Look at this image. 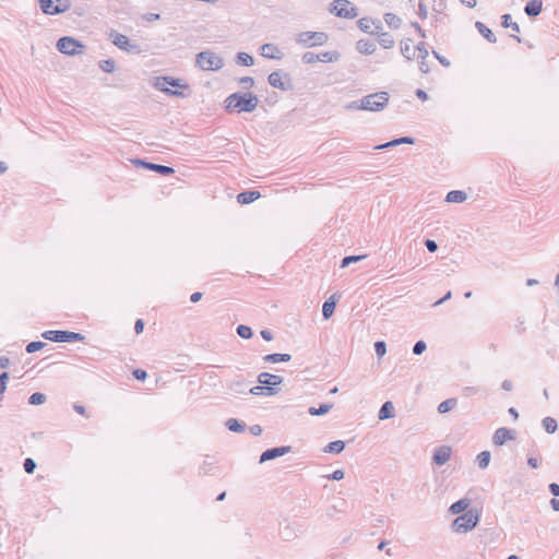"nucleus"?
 <instances>
[{
	"label": "nucleus",
	"instance_id": "49",
	"mask_svg": "<svg viewBox=\"0 0 559 559\" xmlns=\"http://www.w3.org/2000/svg\"><path fill=\"white\" fill-rule=\"evenodd\" d=\"M8 380H9L8 372L4 371V372L0 373V399L2 397L3 393L7 390Z\"/></svg>",
	"mask_w": 559,
	"mask_h": 559
},
{
	"label": "nucleus",
	"instance_id": "5",
	"mask_svg": "<svg viewBox=\"0 0 559 559\" xmlns=\"http://www.w3.org/2000/svg\"><path fill=\"white\" fill-rule=\"evenodd\" d=\"M41 336L45 340L56 343L82 342L85 340V336L81 333L64 330H48L45 331Z\"/></svg>",
	"mask_w": 559,
	"mask_h": 559
},
{
	"label": "nucleus",
	"instance_id": "9",
	"mask_svg": "<svg viewBox=\"0 0 559 559\" xmlns=\"http://www.w3.org/2000/svg\"><path fill=\"white\" fill-rule=\"evenodd\" d=\"M111 38L112 44L123 51L135 55H139L141 52L140 46L135 43H132L126 35L114 33L111 34Z\"/></svg>",
	"mask_w": 559,
	"mask_h": 559
},
{
	"label": "nucleus",
	"instance_id": "61",
	"mask_svg": "<svg viewBox=\"0 0 559 559\" xmlns=\"http://www.w3.org/2000/svg\"><path fill=\"white\" fill-rule=\"evenodd\" d=\"M144 330V321L142 319H138L134 323V331L136 334L142 333Z\"/></svg>",
	"mask_w": 559,
	"mask_h": 559
},
{
	"label": "nucleus",
	"instance_id": "37",
	"mask_svg": "<svg viewBox=\"0 0 559 559\" xmlns=\"http://www.w3.org/2000/svg\"><path fill=\"white\" fill-rule=\"evenodd\" d=\"M490 462V452L489 451H483L477 455V464L478 467L481 469H485Z\"/></svg>",
	"mask_w": 559,
	"mask_h": 559
},
{
	"label": "nucleus",
	"instance_id": "25",
	"mask_svg": "<svg viewBox=\"0 0 559 559\" xmlns=\"http://www.w3.org/2000/svg\"><path fill=\"white\" fill-rule=\"evenodd\" d=\"M290 355L289 354H269V355H265L263 357V360L265 362H272V364H276V362H286V361H289L290 360Z\"/></svg>",
	"mask_w": 559,
	"mask_h": 559
},
{
	"label": "nucleus",
	"instance_id": "54",
	"mask_svg": "<svg viewBox=\"0 0 559 559\" xmlns=\"http://www.w3.org/2000/svg\"><path fill=\"white\" fill-rule=\"evenodd\" d=\"M426 343L424 341H418L414 347H413V352L415 355H420L425 352L426 349Z\"/></svg>",
	"mask_w": 559,
	"mask_h": 559
},
{
	"label": "nucleus",
	"instance_id": "32",
	"mask_svg": "<svg viewBox=\"0 0 559 559\" xmlns=\"http://www.w3.org/2000/svg\"><path fill=\"white\" fill-rule=\"evenodd\" d=\"M226 427L234 432H243L246 429V425L239 423L236 418H229L226 421Z\"/></svg>",
	"mask_w": 559,
	"mask_h": 559
},
{
	"label": "nucleus",
	"instance_id": "14",
	"mask_svg": "<svg viewBox=\"0 0 559 559\" xmlns=\"http://www.w3.org/2000/svg\"><path fill=\"white\" fill-rule=\"evenodd\" d=\"M258 382L260 384H264L265 386L276 388L283 382V378L269 372H262L258 376Z\"/></svg>",
	"mask_w": 559,
	"mask_h": 559
},
{
	"label": "nucleus",
	"instance_id": "52",
	"mask_svg": "<svg viewBox=\"0 0 559 559\" xmlns=\"http://www.w3.org/2000/svg\"><path fill=\"white\" fill-rule=\"evenodd\" d=\"M447 8L444 0H433L432 10L437 13H442Z\"/></svg>",
	"mask_w": 559,
	"mask_h": 559
},
{
	"label": "nucleus",
	"instance_id": "11",
	"mask_svg": "<svg viewBox=\"0 0 559 559\" xmlns=\"http://www.w3.org/2000/svg\"><path fill=\"white\" fill-rule=\"evenodd\" d=\"M133 163L138 166H141L147 170H152V171H155L162 176H169V175H173L175 173V169L173 167H169V166H166V165H160V164H155V163H151V162H146V160H143V159H134Z\"/></svg>",
	"mask_w": 559,
	"mask_h": 559
},
{
	"label": "nucleus",
	"instance_id": "4",
	"mask_svg": "<svg viewBox=\"0 0 559 559\" xmlns=\"http://www.w3.org/2000/svg\"><path fill=\"white\" fill-rule=\"evenodd\" d=\"M479 521V514L477 510H467L462 515L457 516L453 523L452 528L457 533H466L472 531Z\"/></svg>",
	"mask_w": 559,
	"mask_h": 559
},
{
	"label": "nucleus",
	"instance_id": "44",
	"mask_svg": "<svg viewBox=\"0 0 559 559\" xmlns=\"http://www.w3.org/2000/svg\"><path fill=\"white\" fill-rule=\"evenodd\" d=\"M46 346V343L45 342H41V341H33V342H29L27 345H26V353L27 354H33L37 350H40L43 349L44 347Z\"/></svg>",
	"mask_w": 559,
	"mask_h": 559
},
{
	"label": "nucleus",
	"instance_id": "51",
	"mask_svg": "<svg viewBox=\"0 0 559 559\" xmlns=\"http://www.w3.org/2000/svg\"><path fill=\"white\" fill-rule=\"evenodd\" d=\"M318 58H319L318 53L308 51V52L304 53L302 61L307 64H311V63L318 62Z\"/></svg>",
	"mask_w": 559,
	"mask_h": 559
},
{
	"label": "nucleus",
	"instance_id": "59",
	"mask_svg": "<svg viewBox=\"0 0 559 559\" xmlns=\"http://www.w3.org/2000/svg\"><path fill=\"white\" fill-rule=\"evenodd\" d=\"M418 15L421 17V19H426L427 15H428V10H427V7L426 4H424L421 1L419 2L418 4Z\"/></svg>",
	"mask_w": 559,
	"mask_h": 559
},
{
	"label": "nucleus",
	"instance_id": "62",
	"mask_svg": "<svg viewBox=\"0 0 559 559\" xmlns=\"http://www.w3.org/2000/svg\"><path fill=\"white\" fill-rule=\"evenodd\" d=\"M433 56L439 60V62L441 64H443L444 67H449L450 66V61L448 59H445L444 57L440 56L437 51H433Z\"/></svg>",
	"mask_w": 559,
	"mask_h": 559
},
{
	"label": "nucleus",
	"instance_id": "13",
	"mask_svg": "<svg viewBox=\"0 0 559 559\" xmlns=\"http://www.w3.org/2000/svg\"><path fill=\"white\" fill-rule=\"evenodd\" d=\"M290 450H292V448L288 445L269 449V450L264 451L262 453V455L260 456V463H264L266 461L285 455L286 453L290 452Z\"/></svg>",
	"mask_w": 559,
	"mask_h": 559
},
{
	"label": "nucleus",
	"instance_id": "7",
	"mask_svg": "<svg viewBox=\"0 0 559 559\" xmlns=\"http://www.w3.org/2000/svg\"><path fill=\"white\" fill-rule=\"evenodd\" d=\"M329 40L324 32H301L296 36V43L304 47L322 46Z\"/></svg>",
	"mask_w": 559,
	"mask_h": 559
},
{
	"label": "nucleus",
	"instance_id": "42",
	"mask_svg": "<svg viewBox=\"0 0 559 559\" xmlns=\"http://www.w3.org/2000/svg\"><path fill=\"white\" fill-rule=\"evenodd\" d=\"M501 19H502L501 24H502L503 27H506V28L511 27L512 31H514L515 33L520 32L519 24L511 21V15L510 14H503Z\"/></svg>",
	"mask_w": 559,
	"mask_h": 559
},
{
	"label": "nucleus",
	"instance_id": "18",
	"mask_svg": "<svg viewBox=\"0 0 559 559\" xmlns=\"http://www.w3.org/2000/svg\"><path fill=\"white\" fill-rule=\"evenodd\" d=\"M415 47H412V40L409 38L401 41V53L408 61H412L415 58Z\"/></svg>",
	"mask_w": 559,
	"mask_h": 559
},
{
	"label": "nucleus",
	"instance_id": "63",
	"mask_svg": "<svg viewBox=\"0 0 559 559\" xmlns=\"http://www.w3.org/2000/svg\"><path fill=\"white\" fill-rule=\"evenodd\" d=\"M250 432L253 435V436H260L262 433V428L260 425H253L250 427Z\"/></svg>",
	"mask_w": 559,
	"mask_h": 559
},
{
	"label": "nucleus",
	"instance_id": "24",
	"mask_svg": "<svg viewBox=\"0 0 559 559\" xmlns=\"http://www.w3.org/2000/svg\"><path fill=\"white\" fill-rule=\"evenodd\" d=\"M267 81L270 83L271 86L275 87V88H280V90H286V86L282 80V74L277 71L275 72H272L269 78H267Z\"/></svg>",
	"mask_w": 559,
	"mask_h": 559
},
{
	"label": "nucleus",
	"instance_id": "50",
	"mask_svg": "<svg viewBox=\"0 0 559 559\" xmlns=\"http://www.w3.org/2000/svg\"><path fill=\"white\" fill-rule=\"evenodd\" d=\"M374 350L378 357H383L386 353V346L385 343L382 341L376 342L374 344Z\"/></svg>",
	"mask_w": 559,
	"mask_h": 559
},
{
	"label": "nucleus",
	"instance_id": "20",
	"mask_svg": "<svg viewBox=\"0 0 559 559\" xmlns=\"http://www.w3.org/2000/svg\"><path fill=\"white\" fill-rule=\"evenodd\" d=\"M543 2L540 0H531L525 5V13L528 16H536L542 12Z\"/></svg>",
	"mask_w": 559,
	"mask_h": 559
},
{
	"label": "nucleus",
	"instance_id": "28",
	"mask_svg": "<svg viewBox=\"0 0 559 559\" xmlns=\"http://www.w3.org/2000/svg\"><path fill=\"white\" fill-rule=\"evenodd\" d=\"M345 448V443L344 441L342 440H336V441H332L330 442L328 445H325V448L323 449V451L325 453H334V454H338L341 453Z\"/></svg>",
	"mask_w": 559,
	"mask_h": 559
},
{
	"label": "nucleus",
	"instance_id": "12",
	"mask_svg": "<svg viewBox=\"0 0 559 559\" xmlns=\"http://www.w3.org/2000/svg\"><path fill=\"white\" fill-rule=\"evenodd\" d=\"M515 438L514 431L508 429V428H498L492 437V442L495 445H502L508 440H513Z\"/></svg>",
	"mask_w": 559,
	"mask_h": 559
},
{
	"label": "nucleus",
	"instance_id": "40",
	"mask_svg": "<svg viewBox=\"0 0 559 559\" xmlns=\"http://www.w3.org/2000/svg\"><path fill=\"white\" fill-rule=\"evenodd\" d=\"M237 62L240 64V66H245V67H251L253 66V58L247 53V52H239L237 55Z\"/></svg>",
	"mask_w": 559,
	"mask_h": 559
},
{
	"label": "nucleus",
	"instance_id": "45",
	"mask_svg": "<svg viewBox=\"0 0 559 559\" xmlns=\"http://www.w3.org/2000/svg\"><path fill=\"white\" fill-rule=\"evenodd\" d=\"M237 334L242 338H250L252 336V330L248 325L240 324L237 328Z\"/></svg>",
	"mask_w": 559,
	"mask_h": 559
},
{
	"label": "nucleus",
	"instance_id": "17",
	"mask_svg": "<svg viewBox=\"0 0 559 559\" xmlns=\"http://www.w3.org/2000/svg\"><path fill=\"white\" fill-rule=\"evenodd\" d=\"M253 395H264V396H272L277 394L278 389L273 386H265L264 384L255 385L250 389L249 391Z\"/></svg>",
	"mask_w": 559,
	"mask_h": 559
},
{
	"label": "nucleus",
	"instance_id": "64",
	"mask_svg": "<svg viewBox=\"0 0 559 559\" xmlns=\"http://www.w3.org/2000/svg\"><path fill=\"white\" fill-rule=\"evenodd\" d=\"M549 490L550 492L555 496V497H558L559 496V485L556 484V483H552L549 485Z\"/></svg>",
	"mask_w": 559,
	"mask_h": 559
},
{
	"label": "nucleus",
	"instance_id": "23",
	"mask_svg": "<svg viewBox=\"0 0 559 559\" xmlns=\"http://www.w3.org/2000/svg\"><path fill=\"white\" fill-rule=\"evenodd\" d=\"M466 198L467 195L464 191L452 190L447 194L445 201L449 203H462L466 200Z\"/></svg>",
	"mask_w": 559,
	"mask_h": 559
},
{
	"label": "nucleus",
	"instance_id": "46",
	"mask_svg": "<svg viewBox=\"0 0 559 559\" xmlns=\"http://www.w3.org/2000/svg\"><path fill=\"white\" fill-rule=\"evenodd\" d=\"M36 466L37 464L33 459L27 457L24 460L23 467L27 474H33L35 472Z\"/></svg>",
	"mask_w": 559,
	"mask_h": 559
},
{
	"label": "nucleus",
	"instance_id": "48",
	"mask_svg": "<svg viewBox=\"0 0 559 559\" xmlns=\"http://www.w3.org/2000/svg\"><path fill=\"white\" fill-rule=\"evenodd\" d=\"M415 50L418 52L417 59H427L429 52H428L424 41L419 43L415 47Z\"/></svg>",
	"mask_w": 559,
	"mask_h": 559
},
{
	"label": "nucleus",
	"instance_id": "16",
	"mask_svg": "<svg viewBox=\"0 0 559 559\" xmlns=\"http://www.w3.org/2000/svg\"><path fill=\"white\" fill-rule=\"evenodd\" d=\"M451 456V448L450 447H440L436 450L433 454V462L437 465H443L450 460Z\"/></svg>",
	"mask_w": 559,
	"mask_h": 559
},
{
	"label": "nucleus",
	"instance_id": "53",
	"mask_svg": "<svg viewBox=\"0 0 559 559\" xmlns=\"http://www.w3.org/2000/svg\"><path fill=\"white\" fill-rule=\"evenodd\" d=\"M239 83L241 84V86L243 88L248 90L253 86L254 81L251 76H243V78L239 79Z\"/></svg>",
	"mask_w": 559,
	"mask_h": 559
},
{
	"label": "nucleus",
	"instance_id": "2",
	"mask_svg": "<svg viewBox=\"0 0 559 559\" xmlns=\"http://www.w3.org/2000/svg\"><path fill=\"white\" fill-rule=\"evenodd\" d=\"M389 103V94L386 92H378L367 95L359 100L350 103L348 109L380 111L386 107Z\"/></svg>",
	"mask_w": 559,
	"mask_h": 559
},
{
	"label": "nucleus",
	"instance_id": "26",
	"mask_svg": "<svg viewBox=\"0 0 559 559\" xmlns=\"http://www.w3.org/2000/svg\"><path fill=\"white\" fill-rule=\"evenodd\" d=\"M478 32L489 41V43H496L497 38L495 34L481 22H476L475 24Z\"/></svg>",
	"mask_w": 559,
	"mask_h": 559
},
{
	"label": "nucleus",
	"instance_id": "33",
	"mask_svg": "<svg viewBox=\"0 0 559 559\" xmlns=\"http://www.w3.org/2000/svg\"><path fill=\"white\" fill-rule=\"evenodd\" d=\"M384 21L391 28L395 29L399 28L402 24V20L393 13H385Z\"/></svg>",
	"mask_w": 559,
	"mask_h": 559
},
{
	"label": "nucleus",
	"instance_id": "22",
	"mask_svg": "<svg viewBox=\"0 0 559 559\" xmlns=\"http://www.w3.org/2000/svg\"><path fill=\"white\" fill-rule=\"evenodd\" d=\"M357 50L364 55H371L374 52V44L369 39H360L357 41Z\"/></svg>",
	"mask_w": 559,
	"mask_h": 559
},
{
	"label": "nucleus",
	"instance_id": "29",
	"mask_svg": "<svg viewBox=\"0 0 559 559\" xmlns=\"http://www.w3.org/2000/svg\"><path fill=\"white\" fill-rule=\"evenodd\" d=\"M197 64L202 70H210V50L202 51L197 56Z\"/></svg>",
	"mask_w": 559,
	"mask_h": 559
},
{
	"label": "nucleus",
	"instance_id": "3",
	"mask_svg": "<svg viewBox=\"0 0 559 559\" xmlns=\"http://www.w3.org/2000/svg\"><path fill=\"white\" fill-rule=\"evenodd\" d=\"M153 86L170 96L186 97L185 90H189V85L181 79L173 76H156Z\"/></svg>",
	"mask_w": 559,
	"mask_h": 559
},
{
	"label": "nucleus",
	"instance_id": "34",
	"mask_svg": "<svg viewBox=\"0 0 559 559\" xmlns=\"http://www.w3.org/2000/svg\"><path fill=\"white\" fill-rule=\"evenodd\" d=\"M394 39L393 37L389 34V33H381L380 36H379V44L384 48V49H390L394 46Z\"/></svg>",
	"mask_w": 559,
	"mask_h": 559
},
{
	"label": "nucleus",
	"instance_id": "41",
	"mask_svg": "<svg viewBox=\"0 0 559 559\" xmlns=\"http://www.w3.org/2000/svg\"><path fill=\"white\" fill-rule=\"evenodd\" d=\"M46 395L41 392H35L28 397V404L41 405L46 402Z\"/></svg>",
	"mask_w": 559,
	"mask_h": 559
},
{
	"label": "nucleus",
	"instance_id": "21",
	"mask_svg": "<svg viewBox=\"0 0 559 559\" xmlns=\"http://www.w3.org/2000/svg\"><path fill=\"white\" fill-rule=\"evenodd\" d=\"M469 506H471V499L463 498V499H460L459 501L454 502L450 507L449 511L452 514H459V513H462V512L466 511Z\"/></svg>",
	"mask_w": 559,
	"mask_h": 559
},
{
	"label": "nucleus",
	"instance_id": "8",
	"mask_svg": "<svg viewBox=\"0 0 559 559\" xmlns=\"http://www.w3.org/2000/svg\"><path fill=\"white\" fill-rule=\"evenodd\" d=\"M40 10L47 15L64 13L71 8L70 0H39Z\"/></svg>",
	"mask_w": 559,
	"mask_h": 559
},
{
	"label": "nucleus",
	"instance_id": "15",
	"mask_svg": "<svg viewBox=\"0 0 559 559\" xmlns=\"http://www.w3.org/2000/svg\"><path fill=\"white\" fill-rule=\"evenodd\" d=\"M261 55L267 59H282L283 52L274 44H264L261 46Z\"/></svg>",
	"mask_w": 559,
	"mask_h": 559
},
{
	"label": "nucleus",
	"instance_id": "27",
	"mask_svg": "<svg viewBox=\"0 0 559 559\" xmlns=\"http://www.w3.org/2000/svg\"><path fill=\"white\" fill-rule=\"evenodd\" d=\"M379 419H388L394 416V407L391 402H385L379 411Z\"/></svg>",
	"mask_w": 559,
	"mask_h": 559
},
{
	"label": "nucleus",
	"instance_id": "6",
	"mask_svg": "<svg viewBox=\"0 0 559 559\" xmlns=\"http://www.w3.org/2000/svg\"><path fill=\"white\" fill-rule=\"evenodd\" d=\"M57 49L67 56H79L84 53L85 45L70 36H63L57 40Z\"/></svg>",
	"mask_w": 559,
	"mask_h": 559
},
{
	"label": "nucleus",
	"instance_id": "36",
	"mask_svg": "<svg viewBox=\"0 0 559 559\" xmlns=\"http://www.w3.org/2000/svg\"><path fill=\"white\" fill-rule=\"evenodd\" d=\"M402 143L413 144L414 140L412 138H408V136L400 138V139L393 140L391 142H388L385 144L378 145V146H376V150H382L384 147H389V146H393V145H399V144H402Z\"/></svg>",
	"mask_w": 559,
	"mask_h": 559
},
{
	"label": "nucleus",
	"instance_id": "30",
	"mask_svg": "<svg viewBox=\"0 0 559 559\" xmlns=\"http://www.w3.org/2000/svg\"><path fill=\"white\" fill-rule=\"evenodd\" d=\"M318 57L320 62H335L340 59V53L337 51H324L318 53Z\"/></svg>",
	"mask_w": 559,
	"mask_h": 559
},
{
	"label": "nucleus",
	"instance_id": "47",
	"mask_svg": "<svg viewBox=\"0 0 559 559\" xmlns=\"http://www.w3.org/2000/svg\"><path fill=\"white\" fill-rule=\"evenodd\" d=\"M366 255H348V257H345L343 260H342V264L341 266L342 267H346L348 266L350 263H354V262H358L362 259H365Z\"/></svg>",
	"mask_w": 559,
	"mask_h": 559
},
{
	"label": "nucleus",
	"instance_id": "56",
	"mask_svg": "<svg viewBox=\"0 0 559 559\" xmlns=\"http://www.w3.org/2000/svg\"><path fill=\"white\" fill-rule=\"evenodd\" d=\"M133 376H134V378H135L136 380L144 381V380L146 379V377H147V373H146V371H145V370H143V369H135V370L133 371Z\"/></svg>",
	"mask_w": 559,
	"mask_h": 559
},
{
	"label": "nucleus",
	"instance_id": "10",
	"mask_svg": "<svg viewBox=\"0 0 559 559\" xmlns=\"http://www.w3.org/2000/svg\"><path fill=\"white\" fill-rule=\"evenodd\" d=\"M332 7V11L340 17L354 19L357 16V9L348 0H336Z\"/></svg>",
	"mask_w": 559,
	"mask_h": 559
},
{
	"label": "nucleus",
	"instance_id": "31",
	"mask_svg": "<svg viewBox=\"0 0 559 559\" xmlns=\"http://www.w3.org/2000/svg\"><path fill=\"white\" fill-rule=\"evenodd\" d=\"M335 309V301L333 300V296L330 297L322 307V314L324 319H329L332 317Z\"/></svg>",
	"mask_w": 559,
	"mask_h": 559
},
{
	"label": "nucleus",
	"instance_id": "43",
	"mask_svg": "<svg viewBox=\"0 0 559 559\" xmlns=\"http://www.w3.org/2000/svg\"><path fill=\"white\" fill-rule=\"evenodd\" d=\"M543 427L548 433H554L557 430V421L552 417H545L543 419Z\"/></svg>",
	"mask_w": 559,
	"mask_h": 559
},
{
	"label": "nucleus",
	"instance_id": "19",
	"mask_svg": "<svg viewBox=\"0 0 559 559\" xmlns=\"http://www.w3.org/2000/svg\"><path fill=\"white\" fill-rule=\"evenodd\" d=\"M259 198H260L259 191L250 190V191H245V192L239 193L237 195V201L240 204H249V203H252L253 201L258 200Z\"/></svg>",
	"mask_w": 559,
	"mask_h": 559
},
{
	"label": "nucleus",
	"instance_id": "57",
	"mask_svg": "<svg viewBox=\"0 0 559 559\" xmlns=\"http://www.w3.org/2000/svg\"><path fill=\"white\" fill-rule=\"evenodd\" d=\"M418 63H419V70L423 73L427 74L430 71L429 64L427 62V59H418Z\"/></svg>",
	"mask_w": 559,
	"mask_h": 559
},
{
	"label": "nucleus",
	"instance_id": "58",
	"mask_svg": "<svg viewBox=\"0 0 559 559\" xmlns=\"http://www.w3.org/2000/svg\"><path fill=\"white\" fill-rule=\"evenodd\" d=\"M425 246L428 249L429 252H435L438 249V245L435 240L427 239L425 241Z\"/></svg>",
	"mask_w": 559,
	"mask_h": 559
},
{
	"label": "nucleus",
	"instance_id": "55",
	"mask_svg": "<svg viewBox=\"0 0 559 559\" xmlns=\"http://www.w3.org/2000/svg\"><path fill=\"white\" fill-rule=\"evenodd\" d=\"M370 23H371V20L366 19V17L360 19L358 21V25H359L360 29L364 31V32H369Z\"/></svg>",
	"mask_w": 559,
	"mask_h": 559
},
{
	"label": "nucleus",
	"instance_id": "38",
	"mask_svg": "<svg viewBox=\"0 0 559 559\" xmlns=\"http://www.w3.org/2000/svg\"><path fill=\"white\" fill-rule=\"evenodd\" d=\"M332 407H333L332 404H321L318 408L310 407L309 414L312 416L324 415V414L329 413Z\"/></svg>",
	"mask_w": 559,
	"mask_h": 559
},
{
	"label": "nucleus",
	"instance_id": "39",
	"mask_svg": "<svg viewBox=\"0 0 559 559\" xmlns=\"http://www.w3.org/2000/svg\"><path fill=\"white\" fill-rule=\"evenodd\" d=\"M102 71L106 73H112L116 69V62L114 59L100 60L98 63Z\"/></svg>",
	"mask_w": 559,
	"mask_h": 559
},
{
	"label": "nucleus",
	"instance_id": "35",
	"mask_svg": "<svg viewBox=\"0 0 559 559\" xmlns=\"http://www.w3.org/2000/svg\"><path fill=\"white\" fill-rule=\"evenodd\" d=\"M455 406H456V400L448 399L439 404L438 412L440 414H444V413H448L449 411L453 409Z\"/></svg>",
	"mask_w": 559,
	"mask_h": 559
},
{
	"label": "nucleus",
	"instance_id": "1",
	"mask_svg": "<svg viewBox=\"0 0 559 559\" xmlns=\"http://www.w3.org/2000/svg\"><path fill=\"white\" fill-rule=\"evenodd\" d=\"M259 104V98L251 92L233 93L225 99L226 111L233 114L252 112Z\"/></svg>",
	"mask_w": 559,
	"mask_h": 559
},
{
	"label": "nucleus",
	"instance_id": "60",
	"mask_svg": "<svg viewBox=\"0 0 559 559\" xmlns=\"http://www.w3.org/2000/svg\"><path fill=\"white\" fill-rule=\"evenodd\" d=\"M328 478L333 480H341L344 478V472L342 469L334 471Z\"/></svg>",
	"mask_w": 559,
	"mask_h": 559
}]
</instances>
